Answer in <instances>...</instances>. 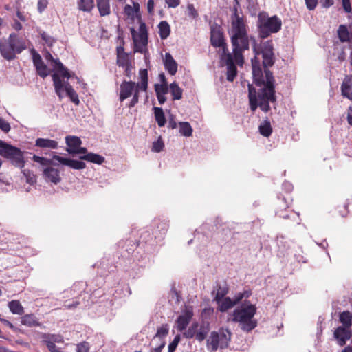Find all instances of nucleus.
<instances>
[{
  "label": "nucleus",
  "mask_w": 352,
  "mask_h": 352,
  "mask_svg": "<svg viewBox=\"0 0 352 352\" xmlns=\"http://www.w3.org/2000/svg\"><path fill=\"white\" fill-rule=\"evenodd\" d=\"M252 76L256 85L264 87L259 89L256 95V89L250 84L248 85V97L250 107L252 111H255L259 107L264 112H268L270 109V103H275L276 97L275 95V80L273 74L267 68H265L263 76L261 67L257 65L256 60H252Z\"/></svg>",
  "instance_id": "nucleus-1"
},
{
  "label": "nucleus",
  "mask_w": 352,
  "mask_h": 352,
  "mask_svg": "<svg viewBox=\"0 0 352 352\" xmlns=\"http://www.w3.org/2000/svg\"><path fill=\"white\" fill-rule=\"evenodd\" d=\"M231 19L229 34L233 47L232 56L236 63L242 65L244 61L243 52L249 50L250 41H252L254 45H256V41L253 37H249L243 19L238 14L236 8H234Z\"/></svg>",
  "instance_id": "nucleus-2"
},
{
  "label": "nucleus",
  "mask_w": 352,
  "mask_h": 352,
  "mask_svg": "<svg viewBox=\"0 0 352 352\" xmlns=\"http://www.w3.org/2000/svg\"><path fill=\"white\" fill-rule=\"evenodd\" d=\"M256 312L254 305H245L233 311L231 320L238 322L243 331L250 332L257 326V320L254 318Z\"/></svg>",
  "instance_id": "nucleus-3"
},
{
  "label": "nucleus",
  "mask_w": 352,
  "mask_h": 352,
  "mask_svg": "<svg viewBox=\"0 0 352 352\" xmlns=\"http://www.w3.org/2000/svg\"><path fill=\"white\" fill-rule=\"evenodd\" d=\"M282 27V21L276 15L270 16L267 12H260L258 15L257 28L258 35L265 38L271 34L279 32Z\"/></svg>",
  "instance_id": "nucleus-4"
},
{
  "label": "nucleus",
  "mask_w": 352,
  "mask_h": 352,
  "mask_svg": "<svg viewBox=\"0 0 352 352\" xmlns=\"http://www.w3.org/2000/svg\"><path fill=\"white\" fill-rule=\"evenodd\" d=\"M25 48L23 40L14 33L10 34L8 38L0 39V53L8 60L14 59L16 54H20Z\"/></svg>",
  "instance_id": "nucleus-5"
},
{
  "label": "nucleus",
  "mask_w": 352,
  "mask_h": 352,
  "mask_svg": "<svg viewBox=\"0 0 352 352\" xmlns=\"http://www.w3.org/2000/svg\"><path fill=\"white\" fill-rule=\"evenodd\" d=\"M0 155L8 160L16 167L23 168L25 165L23 152L19 148L12 146L0 140Z\"/></svg>",
  "instance_id": "nucleus-6"
},
{
  "label": "nucleus",
  "mask_w": 352,
  "mask_h": 352,
  "mask_svg": "<svg viewBox=\"0 0 352 352\" xmlns=\"http://www.w3.org/2000/svg\"><path fill=\"white\" fill-rule=\"evenodd\" d=\"M55 92L59 97L60 100L63 97V92L65 91L67 95L69 97L71 101L75 104L78 105L80 100L78 96L76 91L73 89L72 86L67 82H63L60 76L57 73H54L52 76Z\"/></svg>",
  "instance_id": "nucleus-7"
},
{
  "label": "nucleus",
  "mask_w": 352,
  "mask_h": 352,
  "mask_svg": "<svg viewBox=\"0 0 352 352\" xmlns=\"http://www.w3.org/2000/svg\"><path fill=\"white\" fill-rule=\"evenodd\" d=\"M230 338L231 333L228 329L219 333L213 331L207 340L208 348L212 351H217L219 347L225 349L228 347Z\"/></svg>",
  "instance_id": "nucleus-8"
},
{
  "label": "nucleus",
  "mask_w": 352,
  "mask_h": 352,
  "mask_svg": "<svg viewBox=\"0 0 352 352\" xmlns=\"http://www.w3.org/2000/svg\"><path fill=\"white\" fill-rule=\"evenodd\" d=\"M256 56L261 54L263 58V65L265 68L272 67L275 62V55L274 53V46L272 41H267L262 43L261 52H258L256 45L253 47ZM257 57L255 56V59Z\"/></svg>",
  "instance_id": "nucleus-9"
},
{
  "label": "nucleus",
  "mask_w": 352,
  "mask_h": 352,
  "mask_svg": "<svg viewBox=\"0 0 352 352\" xmlns=\"http://www.w3.org/2000/svg\"><path fill=\"white\" fill-rule=\"evenodd\" d=\"M221 60L226 63L227 67V80L230 82H232L237 75V69L234 63L236 61L234 56L228 52V50L224 48L223 53H222L221 55Z\"/></svg>",
  "instance_id": "nucleus-10"
},
{
  "label": "nucleus",
  "mask_w": 352,
  "mask_h": 352,
  "mask_svg": "<svg viewBox=\"0 0 352 352\" xmlns=\"http://www.w3.org/2000/svg\"><path fill=\"white\" fill-rule=\"evenodd\" d=\"M42 342L45 344L50 352H62V350L56 346V343H63V338L59 334H50L43 333L41 335Z\"/></svg>",
  "instance_id": "nucleus-11"
},
{
  "label": "nucleus",
  "mask_w": 352,
  "mask_h": 352,
  "mask_svg": "<svg viewBox=\"0 0 352 352\" xmlns=\"http://www.w3.org/2000/svg\"><path fill=\"white\" fill-rule=\"evenodd\" d=\"M53 160H56L61 164L67 166L74 170H82L86 168L85 163L83 162L81 160H72L56 155L53 156Z\"/></svg>",
  "instance_id": "nucleus-12"
},
{
  "label": "nucleus",
  "mask_w": 352,
  "mask_h": 352,
  "mask_svg": "<svg viewBox=\"0 0 352 352\" xmlns=\"http://www.w3.org/2000/svg\"><path fill=\"white\" fill-rule=\"evenodd\" d=\"M193 316L192 310L186 308L182 314L179 315L176 320L177 330L183 332L187 327Z\"/></svg>",
  "instance_id": "nucleus-13"
},
{
  "label": "nucleus",
  "mask_w": 352,
  "mask_h": 352,
  "mask_svg": "<svg viewBox=\"0 0 352 352\" xmlns=\"http://www.w3.org/2000/svg\"><path fill=\"white\" fill-rule=\"evenodd\" d=\"M140 83H137L133 91V98L139 99V91H146L148 87V71L146 69H140L139 72Z\"/></svg>",
  "instance_id": "nucleus-14"
},
{
  "label": "nucleus",
  "mask_w": 352,
  "mask_h": 352,
  "mask_svg": "<svg viewBox=\"0 0 352 352\" xmlns=\"http://www.w3.org/2000/svg\"><path fill=\"white\" fill-rule=\"evenodd\" d=\"M348 329L340 326L334 331L333 336L340 346H344L346 341L352 337V332L351 333Z\"/></svg>",
  "instance_id": "nucleus-15"
},
{
  "label": "nucleus",
  "mask_w": 352,
  "mask_h": 352,
  "mask_svg": "<svg viewBox=\"0 0 352 352\" xmlns=\"http://www.w3.org/2000/svg\"><path fill=\"white\" fill-rule=\"evenodd\" d=\"M45 58L54 63V67L56 69L55 73H57L62 77L66 78L67 79L72 76V74L63 65V64L58 59H54L50 52H47Z\"/></svg>",
  "instance_id": "nucleus-16"
},
{
  "label": "nucleus",
  "mask_w": 352,
  "mask_h": 352,
  "mask_svg": "<svg viewBox=\"0 0 352 352\" xmlns=\"http://www.w3.org/2000/svg\"><path fill=\"white\" fill-rule=\"evenodd\" d=\"M33 63L36 67L37 74L42 78H45L48 76V69L47 65L43 63L41 56L34 52L32 56Z\"/></svg>",
  "instance_id": "nucleus-17"
},
{
  "label": "nucleus",
  "mask_w": 352,
  "mask_h": 352,
  "mask_svg": "<svg viewBox=\"0 0 352 352\" xmlns=\"http://www.w3.org/2000/svg\"><path fill=\"white\" fill-rule=\"evenodd\" d=\"M137 83L124 80L120 85V100L121 102L130 97L135 89Z\"/></svg>",
  "instance_id": "nucleus-18"
},
{
  "label": "nucleus",
  "mask_w": 352,
  "mask_h": 352,
  "mask_svg": "<svg viewBox=\"0 0 352 352\" xmlns=\"http://www.w3.org/2000/svg\"><path fill=\"white\" fill-rule=\"evenodd\" d=\"M43 176L46 180L54 184L59 183L61 179L59 171L57 169L50 166L44 168Z\"/></svg>",
  "instance_id": "nucleus-19"
},
{
  "label": "nucleus",
  "mask_w": 352,
  "mask_h": 352,
  "mask_svg": "<svg viewBox=\"0 0 352 352\" xmlns=\"http://www.w3.org/2000/svg\"><path fill=\"white\" fill-rule=\"evenodd\" d=\"M163 62L166 70H167L170 75L173 76L177 73L178 67L177 63L170 53L167 52L165 54Z\"/></svg>",
  "instance_id": "nucleus-20"
},
{
  "label": "nucleus",
  "mask_w": 352,
  "mask_h": 352,
  "mask_svg": "<svg viewBox=\"0 0 352 352\" xmlns=\"http://www.w3.org/2000/svg\"><path fill=\"white\" fill-rule=\"evenodd\" d=\"M35 146L43 148L56 149L58 148V142L54 140L38 138L36 140Z\"/></svg>",
  "instance_id": "nucleus-21"
},
{
  "label": "nucleus",
  "mask_w": 352,
  "mask_h": 352,
  "mask_svg": "<svg viewBox=\"0 0 352 352\" xmlns=\"http://www.w3.org/2000/svg\"><path fill=\"white\" fill-rule=\"evenodd\" d=\"M79 159L99 165L102 164L105 161V159L103 156L94 153H89L86 155H80Z\"/></svg>",
  "instance_id": "nucleus-22"
},
{
  "label": "nucleus",
  "mask_w": 352,
  "mask_h": 352,
  "mask_svg": "<svg viewBox=\"0 0 352 352\" xmlns=\"http://www.w3.org/2000/svg\"><path fill=\"white\" fill-rule=\"evenodd\" d=\"M218 305L217 309L221 312H226L231 308L234 307L236 304L233 299L230 297H226L225 298L216 302Z\"/></svg>",
  "instance_id": "nucleus-23"
},
{
  "label": "nucleus",
  "mask_w": 352,
  "mask_h": 352,
  "mask_svg": "<svg viewBox=\"0 0 352 352\" xmlns=\"http://www.w3.org/2000/svg\"><path fill=\"white\" fill-rule=\"evenodd\" d=\"M131 32L133 38L135 45L138 47L140 45L142 48L145 47L148 43V34H139L138 37H135L136 32L133 28H131Z\"/></svg>",
  "instance_id": "nucleus-24"
},
{
  "label": "nucleus",
  "mask_w": 352,
  "mask_h": 352,
  "mask_svg": "<svg viewBox=\"0 0 352 352\" xmlns=\"http://www.w3.org/2000/svg\"><path fill=\"white\" fill-rule=\"evenodd\" d=\"M342 95L352 100V82L351 78H345L341 85Z\"/></svg>",
  "instance_id": "nucleus-25"
},
{
  "label": "nucleus",
  "mask_w": 352,
  "mask_h": 352,
  "mask_svg": "<svg viewBox=\"0 0 352 352\" xmlns=\"http://www.w3.org/2000/svg\"><path fill=\"white\" fill-rule=\"evenodd\" d=\"M228 287L226 285L221 286L220 285H217V290H213L212 292V294L214 296L213 301L219 302V300L225 298L226 295L228 293Z\"/></svg>",
  "instance_id": "nucleus-26"
},
{
  "label": "nucleus",
  "mask_w": 352,
  "mask_h": 352,
  "mask_svg": "<svg viewBox=\"0 0 352 352\" xmlns=\"http://www.w3.org/2000/svg\"><path fill=\"white\" fill-rule=\"evenodd\" d=\"M21 322L22 324L30 327H38L41 325L37 318L32 314H25L21 317Z\"/></svg>",
  "instance_id": "nucleus-27"
},
{
  "label": "nucleus",
  "mask_w": 352,
  "mask_h": 352,
  "mask_svg": "<svg viewBox=\"0 0 352 352\" xmlns=\"http://www.w3.org/2000/svg\"><path fill=\"white\" fill-rule=\"evenodd\" d=\"M65 142L68 146L66 151L69 153V151H73L77 149L82 144L81 140L77 136H67L65 138Z\"/></svg>",
  "instance_id": "nucleus-28"
},
{
  "label": "nucleus",
  "mask_w": 352,
  "mask_h": 352,
  "mask_svg": "<svg viewBox=\"0 0 352 352\" xmlns=\"http://www.w3.org/2000/svg\"><path fill=\"white\" fill-rule=\"evenodd\" d=\"M97 7L100 16H107L111 12L109 0H97Z\"/></svg>",
  "instance_id": "nucleus-29"
},
{
  "label": "nucleus",
  "mask_w": 352,
  "mask_h": 352,
  "mask_svg": "<svg viewBox=\"0 0 352 352\" xmlns=\"http://www.w3.org/2000/svg\"><path fill=\"white\" fill-rule=\"evenodd\" d=\"M158 28L161 39L164 40L167 38L170 33L169 24L166 21H162L159 23Z\"/></svg>",
  "instance_id": "nucleus-30"
},
{
  "label": "nucleus",
  "mask_w": 352,
  "mask_h": 352,
  "mask_svg": "<svg viewBox=\"0 0 352 352\" xmlns=\"http://www.w3.org/2000/svg\"><path fill=\"white\" fill-rule=\"evenodd\" d=\"M211 43L214 47H223V50L226 48L225 46L224 39L222 35L219 32H211Z\"/></svg>",
  "instance_id": "nucleus-31"
},
{
  "label": "nucleus",
  "mask_w": 352,
  "mask_h": 352,
  "mask_svg": "<svg viewBox=\"0 0 352 352\" xmlns=\"http://www.w3.org/2000/svg\"><path fill=\"white\" fill-rule=\"evenodd\" d=\"M338 36L342 43L349 42L351 39V34L347 28L344 25H340L338 30Z\"/></svg>",
  "instance_id": "nucleus-32"
},
{
  "label": "nucleus",
  "mask_w": 352,
  "mask_h": 352,
  "mask_svg": "<svg viewBox=\"0 0 352 352\" xmlns=\"http://www.w3.org/2000/svg\"><path fill=\"white\" fill-rule=\"evenodd\" d=\"M8 307L10 311L14 314L21 315L24 312V309L19 300H12L9 302Z\"/></svg>",
  "instance_id": "nucleus-33"
},
{
  "label": "nucleus",
  "mask_w": 352,
  "mask_h": 352,
  "mask_svg": "<svg viewBox=\"0 0 352 352\" xmlns=\"http://www.w3.org/2000/svg\"><path fill=\"white\" fill-rule=\"evenodd\" d=\"M154 113L155 120L160 127L164 126L166 124V118L163 109L160 107H154Z\"/></svg>",
  "instance_id": "nucleus-34"
},
{
  "label": "nucleus",
  "mask_w": 352,
  "mask_h": 352,
  "mask_svg": "<svg viewBox=\"0 0 352 352\" xmlns=\"http://www.w3.org/2000/svg\"><path fill=\"white\" fill-rule=\"evenodd\" d=\"M179 133L185 137H190L192 134V128L188 122H180L179 123Z\"/></svg>",
  "instance_id": "nucleus-35"
},
{
  "label": "nucleus",
  "mask_w": 352,
  "mask_h": 352,
  "mask_svg": "<svg viewBox=\"0 0 352 352\" xmlns=\"http://www.w3.org/2000/svg\"><path fill=\"white\" fill-rule=\"evenodd\" d=\"M169 89L173 100H179L182 98V89L179 87L177 82H172L169 86Z\"/></svg>",
  "instance_id": "nucleus-36"
},
{
  "label": "nucleus",
  "mask_w": 352,
  "mask_h": 352,
  "mask_svg": "<svg viewBox=\"0 0 352 352\" xmlns=\"http://www.w3.org/2000/svg\"><path fill=\"white\" fill-rule=\"evenodd\" d=\"M79 10L89 12L94 7V0H79L78 2Z\"/></svg>",
  "instance_id": "nucleus-37"
},
{
  "label": "nucleus",
  "mask_w": 352,
  "mask_h": 352,
  "mask_svg": "<svg viewBox=\"0 0 352 352\" xmlns=\"http://www.w3.org/2000/svg\"><path fill=\"white\" fill-rule=\"evenodd\" d=\"M199 328L198 322H193L188 327V329H185L183 332V336L186 338H196L197 329Z\"/></svg>",
  "instance_id": "nucleus-38"
},
{
  "label": "nucleus",
  "mask_w": 352,
  "mask_h": 352,
  "mask_svg": "<svg viewBox=\"0 0 352 352\" xmlns=\"http://www.w3.org/2000/svg\"><path fill=\"white\" fill-rule=\"evenodd\" d=\"M259 132L264 137H269L272 132V128L271 126V124L268 120H265L261 125L259 126Z\"/></svg>",
  "instance_id": "nucleus-39"
},
{
  "label": "nucleus",
  "mask_w": 352,
  "mask_h": 352,
  "mask_svg": "<svg viewBox=\"0 0 352 352\" xmlns=\"http://www.w3.org/2000/svg\"><path fill=\"white\" fill-rule=\"evenodd\" d=\"M340 320L344 326V327L349 328L352 324V315L349 311H343L340 315Z\"/></svg>",
  "instance_id": "nucleus-40"
},
{
  "label": "nucleus",
  "mask_w": 352,
  "mask_h": 352,
  "mask_svg": "<svg viewBox=\"0 0 352 352\" xmlns=\"http://www.w3.org/2000/svg\"><path fill=\"white\" fill-rule=\"evenodd\" d=\"M209 331V328L208 326L205 324L199 325V328L197 329L196 339L201 342L203 341L207 336L208 333Z\"/></svg>",
  "instance_id": "nucleus-41"
},
{
  "label": "nucleus",
  "mask_w": 352,
  "mask_h": 352,
  "mask_svg": "<svg viewBox=\"0 0 352 352\" xmlns=\"http://www.w3.org/2000/svg\"><path fill=\"white\" fill-rule=\"evenodd\" d=\"M32 160L34 162H38L42 166L57 165L56 164L54 163L52 160L43 157H39L36 155H33Z\"/></svg>",
  "instance_id": "nucleus-42"
},
{
  "label": "nucleus",
  "mask_w": 352,
  "mask_h": 352,
  "mask_svg": "<svg viewBox=\"0 0 352 352\" xmlns=\"http://www.w3.org/2000/svg\"><path fill=\"white\" fill-rule=\"evenodd\" d=\"M22 173H23V175L25 176L28 183H29L30 184H33L36 183V175L32 172H31L30 170L24 169L22 171Z\"/></svg>",
  "instance_id": "nucleus-43"
},
{
  "label": "nucleus",
  "mask_w": 352,
  "mask_h": 352,
  "mask_svg": "<svg viewBox=\"0 0 352 352\" xmlns=\"http://www.w3.org/2000/svg\"><path fill=\"white\" fill-rule=\"evenodd\" d=\"M155 91L156 92V95H166V94H167L168 91L167 83L155 85Z\"/></svg>",
  "instance_id": "nucleus-44"
},
{
  "label": "nucleus",
  "mask_w": 352,
  "mask_h": 352,
  "mask_svg": "<svg viewBox=\"0 0 352 352\" xmlns=\"http://www.w3.org/2000/svg\"><path fill=\"white\" fill-rule=\"evenodd\" d=\"M164 147L162 138L160 137L157 141L153 143L152 151L156 153L161 152Z\"/></svg>",
  "instance_id": "nucleus-45"
},
{
  "label": "nucleus",
  "mask_w": 352,
  "mask_h": 352,
  "mask_svg": "<svg viewBox=\"0 0 352 352\" xmlns=\"http://www.w3.org/2000/svg\"><path fill=\"white\" fill-rule=\"evenodd\" d=\"M41 37L49 47L52 46L56 41V40L52 36L47 34L45 32L41 33Z\"/></svg>",
  "instance_id": "nucleus-46"
},
{
  "label": "nucleus",
  "mask_w": 352,
  "mask_h": 352,
  "mask_svg": "<svg viewBox=\"0 0 352 352\" xmlns=\"http://www.w3.org/2000/svg\"><path fill=\"white\" fill-rule=\"evenodd\" d=\"M168 333V327L167 324H163L157 330L155 337L164 338Z\"/></svg>",
  "instance_id": "nucleus-47"
},
{
  "label": "nucleus",
  "mask_w": 352,
  "mask_h": 352,
  "mask_svg": "<svg viewBox=\"0 0 352 352\" xmlns=\"http://www.w3.org/2000/svg\"><path fill=\"white\" fill-rule=\"evenodd\" d=\"M117 63L120 67L124 68L126 67V65H131L126 55H118Z\"/></svg>",
  "instance_id": "nucleus-48"
},
{
  "label": "nucleus",
  "mask_w": 352,
  "mask_h": 352,
  "mask_svg": "<svg viewBox=\"0 0 352 352\" xmlns=\"http://www.w3.org/2000/svg\"><path fill=\"white\" fill-rule=\"evenodd\" d=\"M179 341L180 336H175L173 340L168 344V352H175Z\"/></svg>",
  "instance_id": "nucleus-49"
},
{
  "label": "nucleus",
  "mask_w": 352,
  "mask_h": 352,
  "mask_svg": "<svg viewBox=\"0 0 352 352\" xmlns=\"http://www.w3.org/2000/svg\"><path fill=\"white\" fill-rule=\"evenodd\" d=\"M124 12L125 15H126L129 18H130L132 20H134L135 18H136L135 12L132 8V6L130 5H126L124 8Z\"/></svg>",
  "instance_id": "nucleus-50"
},
{
  "label": "nucleus",
  "mask_w": 352,
  "mask_h": 352,
  "mask_svg": "<svg viewBox=\"0 0 352 352\" xmlns=\"http://www.w3.org/2000/svg\"><path fill=\"white\" fill-rule=\"evenodd\" d=\"M89 344L87 342H82L76 345V352H88Z\"/></svg>",
  "instance_id": "nucleus-51"
},
{
  "label": "nucleus",
  "mask_w": 352,
  "mask_h": 352,
  "mask_svg": "<svg viewBox=\"0 0 352 352\" xmlns=\"http://www.w3.org/2000/svg\"><path fill=\"white\" fill-rule=\"evenodd\" d=\"M188 15L192 19H196L198 16V12L195 8L193 4H188L187 6Z\"/></svg>",
  "instance_id": "nucleus-52"
},
{
  "label": "nucleus",
  "mask_w": 352,
  "mask_h": 352,
  "mask_svg": "<svg viewBox=\"0 0 352 352\" xmlns=\"http://www.w3.org/2000/svg\"><path fill=\"white\" fill-rule=\"evenodd\" d=\"M168 228V223L166 221H162L157 225V229L162 234H164L166 232Z\"/></svg>",
  "instance_id": "nucleus-53"
},
{
  "label": "nucleus",
  "mask_w": 352,
  "mask_h": 352,
  "mask_svg": "<svg viewBox=\"0 0 352 352\" xmlns=\"http://www.w3.org/2000/svg\"><path fill=\"white\" fill-rule=\"evenodd\" d=\"M0 129L5 133H8L10 130V124L3 118L0 117Z\"/></svg>",
  "instance_id": "nucleus-54"
},
{
  "label": "nucleus",
  "mask_w": 352,
  "mask_h": 352,
  "mask_svg": "<svg viewBox=\"0 0 352 352\" xmlns=\"http://www.w3.org/2000/svg\"><path fill=\"white\" fill-rule=\"evenodd\" d=\"M48 5L47 0H38L37 3V9L39 13H42Z\"/></svg>",
  "instance_id": "nucleus-55"
},
{
  "label": "nucleus",
  "mask_w": 352,
  "mask_h": 352,
  "mask_svg": "<svg viewBox=\"0 0 352 352\" xmlns=\"http://www.w3.org/2000/svg\"><path fill=\"white\" fill-rule=\"evenodd\" d=\"M305 1L306 7L309 10H314L316 8V6L318 3V0H305Z\"/></svg>",
  "instance_id": "nucleus-56"
},
{
  "label": "nucleus",
  "mask_w": 352,
  "mask_h": 352,
  "mask_svg": "<svg viewBox=\"0 0 352 352\" xmlns=\"http://www.w3.org/2000/svg\"><path fill=\"white\" fill-rule=\"evenodd\" d=\"M318 3L324 8H329L334 4V0H318Z\"/></svg>",
  "instance_id": "nucleus-57"
},
{
  "label": "nucleus",
  "mask_w": 352,
  "mask_h": 352,
  "mask_svg": "<svg viewBox=\"0 0 352 352\" xmlns=\"http://www.w3.org/2000/svg\"><path fill=\"white\" fill-rule=\"evenodd\" d=\"M69 154H83L84 155H86L87 154V149L85 147H81L80 146L76 150H73V151H69Z\"/></svg>",
  "instance_id": "nucleus-58"
},
{
  "label": "nucleus",
  "mask_w": 352,
  "mask_h": 352,
  "mask_svg": "<svg viewBox=\"0 0 352 352\" xmlns=\"http://www.w3.org/2000/svg\"><path fill=\"white\" fill-rule=\"evenodd\" d=\"M342 3L344 11L346 13L351 12V7L350 0H342Z\"/></svg>",
  "instance_id": "nucleus-59"
},
{
  "label": "nucleus",
  "mask_w": 352,
  "mask_h": 352,
  "mask_svg": "<svg viewBox=\"0 0 352 352\" xmlns=\"http://www.w3.org/2000/svg\"><path fill=\"white\" fill-rule=\"evenodd\" d=\"M132 8L134 10V12H135V16H136V18L138 19V20H140L141 16H140V5H139V3L133 1V7H132Z\"/></svg>",
  "instance_id": "nucleus-60"
},
{
  "label": "nucleus",
  "mask_w": 352,
  "mask_h": 352,
  "mask_svg": "<svg viewBox=\"0 0 352 352\" xmlns=\"http://www.w3.org/2000/svg\"><path fill=\"white\" fill-rule=\"evenodd\" d=\"M177 127V123L175 120V117L173 116H170L168 120V128L174 129Z\"/></svg>",
  "instance_id": "nucleus-61"
},
{
  "label": "nucleus",
  "mask_w": 352,
  "mask_h": 352,
  "mask_svg": "<svg viewBox=\"0 0 352 352\" xmlns=\"http://www.w3.org/2000/svg\"><path fill=\"white\" fill-rule=\"evenodd\" d=\"M166 3L170 8H176L179 5V0H165Z\"/></svg>",
  "instance_id": "nucleus-62"
},
{
  "label": "nucleus",
  "mask_w": 352,
  "mask_h": 352,
  "mask_svg": "<svg viewBox=\"0 0 352 352\" xmlns=\"http://www.w3.org/2000/svg\"><path fill=\"white\" fill-rule=\"evenodd\" d=\"M243 293L242 292H239L237 293L236 294H235V296H234V298H232L234 303L236 305H238L243 299Z\"/></svg>",
  "instance_id": "nucleus-63"
},
{
  "label": "nucleus",
  "mask_w": 352,
  "mask_h": 352,
  "mask_svg": "<svg viewBox=\"0 0 352 352\" xmlns=\"http://www.w3.org/2000/svg\"><path fill=\"white\" fill-rule=\"evenodd\" d=\"M347 122L350 125H352V104L348 109Z\"/></svg>",
  "instance_id": "nucleus-64"
}]
</instances>
